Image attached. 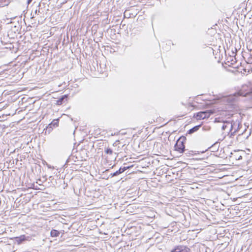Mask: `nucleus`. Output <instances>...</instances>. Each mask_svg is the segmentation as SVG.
<instances>
[{
	"label": "nucleus",
	"mask_w": 252,
	"mask_h": 252,
	"mask_svg": "<svg viewBox=\"0 0 252 252\" xmlns=\"http://www.w3.org/2000/svg\"><path fill=\"white\" fill-rule=\"evenodd\" d=\"M32 1V0H28V1H27L28 4H29Z\"/></svg>",
	"instance_id": "nucleus-12"
},
{
	"label": "nucleus",
	"mask_w": 252,
	"mask_h": 252,
	"mask_svg": "<svg viewBox=\"0 0 252 252\" xmlns=\"http://www.w3.org/2000/svg\"><path fill=\"white\" fill-rule=\"evenodd\" d=\"M186 138L185 136H181L177 141L175 145V150L180 153H182L185 151V142Z\"/></svg>",
	"instance_id": "nucleus-1"
},
{
	"label": "nucleus",
	"mask_w": 252,
	"mask_h": 252,
	"mask_svg": "<svg viewBox=\"0 0 252 252\" xmlns=\"http://www.w3.org/2000/svg\"><path fill=\"white\" fill-rule=\"evenodd\" d=\"M9 2H7L5 5H7L8 4Z\"/></svg>",
	"instance_id": "nucleus-13"
},
{
	"label": "nucleus",
	"mask_w": 252,
	"mask_h": 252,
	"mask_svg": "<svg viewBox=\"0 0 252 252\" xmlns=\"http://www.w3.org/2000/svg\"><path fill=\"white\" fill-rule=\"evenodd\" d=\"M18 244L21 243L22 242L26 240V236L24 235H21L20 237H17L15 238Z\"/></svg>",
	"instance_id": "nucleus-8"
},
{
	"label": "nucleus",
	"mask_w": 252,
	"mask_h": 252,
	"mask_svg": "<svg viewBox=\"0 0 252 252\" xmlns=\"http://www.w3.org/2000/svg\"><path fill=\"white\" fill-rule=\"evenodd\" d=\"M8 1V0H0V2L6 3Z\"/></svg>",
	"instance_id": "nucleus-11"
},
{
	"label": "nucleus",
	"mask_w": 252,
	"mask_h": 252,
	"mask_svg": "<svg viewBox=\"0 0 252 252\" xmlns=\"http://www.w3.org/2000/svg\"><path fill=\"white\" fill-rule=\"evenodd\" d=\"M214 113L213 110H207L206 111H201L194 115V117L197 120H203L209 118Z\"/></svg>",
	"instance_id": "nucleus-2"
},
{
	"label": "nucleus",
	"mask_w": 252,
	"mask_h": 252,
	"mask_svg": "<svg viewBox=\"0 0 252 252\" xmlns=\"http://www.w3.org/2000/svg\"><path fill=\"white\" fill-rule=\"evenodd\" d=\"M60 235V232L56 229H52L50 232V236L52 237H57Z\"/></svg>",
	"instance_id": "nucleus-7"
},
{
	"label": "nucleus",
	"mask_w": 252,
	"mask_h": 252,
	"mask_svg": "<svg viewBox=\"0 0 252 252\" xmlns=\"http://www.w3.org/2000/svg\"><path fill=\"white\" fill-rule=\"evenodd\" d=\"M68 97L67 94H65L63 95L61 98H60L58 100L56 101V104L58 105H61L63 104V102L64 99L67 101V98Z\"/></svg>",
	"instance_id": "nucleus-4"
},
{
	"label": "nucleus",
	"mask_w": 252,
	"mask_h": 252,
	"mask_svg": "<svg viewBox=\"0 0 252 252\" xmlns=\"http://www.w3.org/2000/svg\"><path fill=\"white\" fill-rule=\"evenodd\" d=\"M105 152L106 154H109V155H112V153H113L112 150L111 149H110V148H107L105 150Z\"/></svg>",
	"instance_id": "nucleus-10"
},
{
	"label": "nucleus",
	"mask_w": 252,
	"mask_h": 252,
	"mask_svg": "<svg viewBox=\"0 0 252 252\" xmlns=\"http://www.w3.org/2000/svg\"><path fill=\"white\" fill-rule=\"evenodd\" d=\"M200 126H201V125H198V126H194L193 128H191L190 129H189L188 131V133L189 134H191V133H193L194 132L196 131L197 130H198Z\"/></svg>",
	"instance_id": "nucleus-9"
},
{
	"label": "nucleus",
	"mask_w": 252,
	"mask_h": 252,
	"mask_svg": "<svg viewBox=\"0 0 252 252\" xmlns=\"http://www.w3.org/2000/svg\"><path fill=\"white\" fill-rule=\"evenodd\" d=\"M59 119H55L52 121V122L49 124V126L50 127L55 128L59 126Z\"/></svg>",
	"instance_id": "nucleus-5"
},
{
	"label": "nucleus",
	"mask_w": 252,
	"mask_h": 252,
	"mask_svg": "<svg viewBox=\"0 0 252 252\" xmlns=\"http://www.w3.org/2000/svg\"><path fill=\"white\" fill-rule=\"evenodd\" d=\"M234 62V63H235V61H233V60H232V62Z\"/></svg>",
	"instance_id": "nucleus-14"
},
{
	"label": "nucleus",
	"mask_w": 252,
	"mask_h": 252,
	"mask_svg": "<svg viewBox=\"0 0 252 252\" xmlns=\"http://www.w3.org/2000/svg\"><path fill=\"white\" fill-rule=\"evenodd\" d=\"M128 167H124L123 168L121 167L118 170L116 171L114 174L113 176H116L121 173L124 172L125 170L128 169Z\"/></svg>",
	"instance_id": "nucleus-6"
},
{
	"label": "nucleus",
	"mask_w": 252,
	"mask_h": 252,
	"mask_svg": "<svg viewBox=\"0 0 252 252\" xmlns=\"http://www.w3.org/2000/svg\"><path fill=\"white\" fill-rule=\"evenodd\" d=\"M171 252H190V249L187 246L179 245L172 249Z\"/></svg>",
	"instance_id": "nucleus-3"
}]
</instances>
